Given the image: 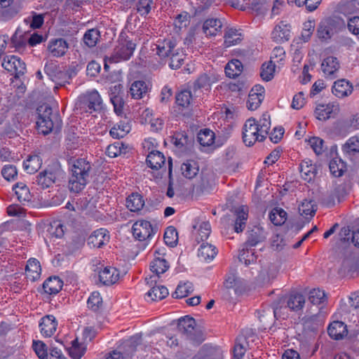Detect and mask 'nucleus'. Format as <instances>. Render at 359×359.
Here are the masks:
<instances>
[{"instance_id": "obj_30", "label": "nucleus", "mask_w": 359, "mask_h": 359, "mask_svg": "<svg viewBox=\"0 0 359 359\" xmlns=\"http://www.w3.org/2000/svg\"><path fill=\"white\" fill-rule=\"evenodd\" d=\"M217 254L216 248L212 244L203 243L198 248V256L205 262L212 260Z\"/></svg>"}, {"instance_id": "obj_58", "label": "nucleus", "mask_w": 359, "mask_h": 359, "mask_svg": "<svg viewBox=\"0 0 359 359\" xmlns=\"http://www.w3.org/2000/svg\"><path fill=\"white\" fill-rule=\"evenodd\" d=\"M110 100L114 106V111L116 114L118 115L122 114L124 105L122 96L118 93L116 95L115 92H113L110 95Z\"/></svg>"}, {"instance_id": "obj_41", "label": "nucleus", "mask_w": 359, "mask_h": 359, "mask_svg": "<svg viewBox=\"0 0 359 359\" xmlns=\"http://www.w3.org/2000/svg\"><path fill=\"white\" fill-rule=\"evenodd\" d=\"M305 304L304 297L299 293L291 294L287 301V307L291 311H298L301 310Z\"/></svg>"}, {"instance_id": "obj_22", "label": "nucleus", "mask_w": 359, "mask_h": 359, "mask_svg": "<svg viewBox=\"0 0 359 359\" xmlns=\"http://www.w3.org/2000/svg\"><path fill=\"white\" fill-rule=\"evenodd\" d=\"M119 278L118 271L114 267H104L99 272V280L104 285H111Z\"/></svg>"}, {"instance_id": "obj_29", "label": "nucleus", "mask_w": 359, "mask_h": 359, "mask_svg": "<svg viewBox=\"0 0 359 359\" xmlns=\"http://www.w3.org/2000/svg\"><path fill=\"white\" fill-rule=\"evenodd\" d=\"M25 270L27 278L31 281L34 282L39 278L41 269L40 263L36 259H29L27 261Z\"/></svg>"}, {"instance_id": "obj_36", "label": "nucleus", "mask_w": 359, "mask_h": 359, "mask_svg": "<svg viewBox=\"0 0 359 359\" xmlns=\"http://www.w3.org/2000/svg\"><path fill=\"white\" fill-rule=\"evenodd\" d=\"M170 266L168 262L164 258L156 257L150 264L151 271L156 273V276L154 278L156 279L159 276L165 273Z\"/></svg>"}, {"instance_id": "obj_61", "label": "nucleus", "mask_w": 359, "mask_h": 359, "mask_svg": "<svg viewBox=\"0 0 359 359\" xmlns=\"http://www.w3.org/2000/svg\"><path fill=\"white\" fill-rule=\"evenodd\" d=\"M309 144L317 155L322 154L325 150L324 141L318 137H313L309 140Z\"/></svg>"}, {"instance_id": "obj_50", "label": "nucleus", "mask_w": 359, "mask_h": 359, "mask_svg": "<svg viewBox=\"0 0 359 359\" xmlns=\"http://www.w3.org/2000/svg\"><path fill=\"white\" fill-rule=\"evenodd\" d=\"M154 5V0H138L136 4V11L142 17H146Z\"/></svg>"}, {"instance_id": "obj_39", "label": "nucleus", "mask_w": 359, "mask_h": 359, "mask_svg": "<svg viewBox=\"0 0 359 359\" xmlns=\"http://www.w3.org/2000/svg\"><path fill=\"white\" fill-rule=\"evenodd\" d=\"M13 189L15 191V195L20 203L29 202L31 201L32 196L29 188L22 182L16 183Z\"/></svg>"}, {"instance_id": "obj_2", "label": "nucleus", "mask_w": 359, "mask_h": 359, "mask_svg": "<svg viewBox=\"0 0 359 359\" xmlns=\"http://www.w3.org/2000/svg\"><path fill=\"white\" fill-rule=\"evenodd\" d=\"M36 119L38 132L44 135L52 131L57 133L62 128V121L59 114L53 113L52 108L47 104L37 107Z\"/></svg>"}, {"instance_id": "obj_51", "label": "nucleus", "mask_w": 359, "mask_h": 359, "mask_svg": "<svg viewBox=\"0 0 359 359\" xmlns=\"http://www.w3.org/2000/svg\"><path fill=\"white\" fill-rule=\"evenodd\" d=\"M178 240V233L176 229L172 226L166 228L164 233V241L170 247H174L177 245Z\"/></svg>"}, {"instance_id": "obj_34", "label": "nucleus", "mask_w": 359, "mask_h": 359, "mask_svg": "<svg viewBox=\"0 0 359 359\" xmlns=\"http://www.w3.org/2000/svg\"><path fill=\"white\" fill-rule=\"evenodd\" d=\"M266 238L265 231L260 225L254 226L248 231V245H255Z\"/></svg>"}, {"instance_id": "obj_35", "label": "nucleus", "mask_w": 359, "mask_h": 359, "mask_svg": "<svg viewBox=\"0 0 359 359\" xmlns=\"http://www.w3.org/2000/svg\"><path fill=\"white\" fill-rule=\"evenodd\" d=\"M148 86L144 81H135L130 86L129 93L134 99H141L147 93Z\"/></svg>"}, {"instance_id": "obj_33", "label": "nucleus", "mask_w": 359, "mask_h": 359, "mask_svg": "<svg viewBox=\"0 0 359 359\" xmlns=\"http://www.w3.org/2000/svg\"><path fill=\"white\" fill-rule=\"evenodd\" d=\"M243 69L242 62L237 59H233L226 65L224 71L226 76L235 79L241 74Z\"/></svg>"}, {"instance_id": "obj_28", "label": "nucleus", "mask_w": 359, "mask_h": 359, "mask_svg": "<svg viewBox=\"0 0 359 359\" xmlns=\"http://www.w3.org/2000/svg\"><path fill=\"white\" fill-rule=\"evenodd\" d=\"M146 161L149 168L158 170L165 165V158L161 152L152 151L147 155Z\"/></svg>"}, {"instance_id": "obj_47", "label": "nucleus", "mask_w": 359, "mask_h": 359, "mask_svg": "<svg viewBox=\"0 0 359 359\" xmlns=\"http://www.w3.org/2000/svg\"><path fill=\"white\" fill-rule=\"evenodd\" d=\"M247 343V336L242 334L236 338V344L233 348V358L242 359L245 353V348L243 344Z\"/></svg>"}, {"instance_id": "obj_62", "label": "nucleus", "mask_w": 359, "mask_h": 359, "mask_svg": "<svg viewBox=\"0 0 359 359\" xmlns=\"http://www.w3.org/2000/svg\"><path fill=\"white\" fill-rule=\"evenodd\" d=\"M33 348L36 353V354L38 355V357L41 359H48V353H47V348L46 345L41 341H33Z\"/></svg>"}, {"instance_id": "obj_63", "label": "nucleus", "mask_w": 359, "mask_h": 359, "mask_svg": "<svg viewBox=\"0 0 359 359\" xmlns=\"http://www.w3.org/2000/svg\"><path fill=\"white\" fill-rule=\"evenodd\" d=\"M60 67L57 62H48L44 67V72L50 80L56 76L57 73L60 71Z\"/></svg>"}, {"instance_id": "obj_52", "label": "nucleus", "mask_w": 359, "mask_h": 359, "mask_svg": "<svg viewBox=\"0 0 359 359\" xmlns=\"http://www.w3.org/2000/svg\"><path fill=\"white\" fill-rule=\"evenodd\" d=\"M193 285L190 282H187L184 283H180L177 285L175 292L172 294V296L175 298H183L188 296L193 292Z\"/></svg>"}, {"instance_id": "obj_48", "label": "nucleus", "mask_w": 359, "mask_h": 359, "mask_svg": "<svg viewBox=\"0 0 359 359\" xmlns=\"http://www.w3.org/2000/svg\"><path fill=\"white\" fill-rule=\"evenodd\" d=\"M197 139L201 145L210 146L214 143L215 133L210 129H204L198 133Z\"/></svg>"}, {"instance_id": "obj_59", "label": "nucleus", "mask_w": 359, "mask_h": 359, "mask_svg": "<svg viewBox=\"0 0 359 359\" xmlns=\"http://www.w3.org/2000/svg\"><path fill=\"white\" fill-rule=\"evenodd\" d=\"M343 151L348 154L359 151V140L356 137H351L343 146Z\"/></svg>"}, {"instance_id": "obj_8", "label": "nucleus", "mask_w": 359, "mask_h": 359, "mask_svg": "<svg viewBox=\"0 0 359 359\" xmlns=\"http://www.w3.org/2000/svg\"><path fill=\"white\" fill-rule=\"evenodd\" d=\"M1 66L15 79L20 78L26 72V65L15 55H7L4 57Z\"/></svg>"}, {"instance_id": "obj_55", "label": "nucleus", "mask_w": 359, "mask_h": 359, "mask_svg": "<svg viewBox=\"0 0 359 359\" xmlns=\"http://www.w3.org/2000/svg\"><path fill=\"white\" fill-rule=\"evenodd\" d=\"M88 306L93 311H97L102 305V299L98 292H93L88 297Z\"/></svg>"}, {"instance_id": "obj_7", "label": "nucleus", "mask_w": 359, "mask_h": 359, "mask_svg": "<svg viewBox=\"0 0 359 359\" xmlns=\"http://www.w3.org/2000/svg\"><path fill=\"white\" fill-rule=\"evenodd\" d=\"M133 235L140 241L150 240L157 231L156 228H153L151 223L146 220H138L132 227Z\"/></svg>"}, {"instance_id": "obj_20", "label": "nucleus", "mask_w": 359, "mask_h": 359, "mask_svg": "<svg viewBox=\"0 0 359 359\" xmlns=\"http://www.w3.org/2000/svg\"><path fill=\"white\" fill-rule=\"evenodd\" d=\"M224 44L229 47L240 43L244 39V33L241 29L226 27L224 31Z\"/></svg>"}, {"instance_id": "obj_6", "label": "nucleus", "mask_w": 359, "mask_h": 359, "mask_svg": "<svg viewBox=\"0 0 359 359\" xmlns=\"http://www.w3.org/2000/svg\"><path fill=\"white\" fill-rule=\"evenodd\" d=\"M342 22L337 18H326L323 19L317 28V36L321 41L330 40L340 29Z\"/></svg>"}, {"instance_id": "obj_19", "label": "nucleus", "mask_w": 359, "mask_h": 359, "mask_svg": "<svg viewBox=\"0 0 359 359\" xmlns=\"http://www.w3.org/2000/svg\"><path fill=\"white\" fill-rule=\"evenodd\" d=\"M193 98L190 90H184L176 95L175 102L177 105L178 110L180 113L185 115L187 112H183L184 109L190 110Z\"/></svg>"}, {"instance_id": "obj_9", "label": "nucleus", "mask_w": 359, "mask_h": 359, "mask_svg": "<svg viewBox=\"0 0 359 359\" xmlns=\"http://www.w3.org/2000/svg\"><path fill=\"white\" fill-rule=\"evenodd\" d=\"M223 285L226 289H233L237 296L244 294L247 289L245 278L234 276L233 273L225 275Z\"/></svg>"}, {"instance_id": "obj_44", "label": "nucleus", "mask_w": 359, "mask_h": 359, "mask_svg": "<svg viewBox=\"0 0 359 359\" xmlns=\"http://www.w3.org/2000/svg\"><path fill=\"white\" fill-rule=\"evenodd\" d=\"M278 312L277 307H266L256 311V316L260 322L268 323L273 320Z\"/></svg>"}, {"instance_id": "obj_14", "label": "nucleus", "mask_w": 359, "mask_h": 359, "mask_svg": "<svg viewBox=\"0 0 359 359\" xmlns=\"http://www.w3.org/2000/svg\"><path fill=\"white\" fill-rule=\"evenodd\" d=\"M339 111V105L334 103L327 104H318L315 110L316 116L321 121H326L330 118L334 117Z\"/></svg>"}, {"instance_id": "obj_4", "label": "nucleus", "mask_w": 359, "mask_h": 359, "mask_svg": "<svg viewBox=\"0 0 359 359\" xmlns=\"http://www.w3.org/2000/svg\"><path fill=\"white\" fill-rule=\"evenodd\" d=\"M65 171L58 161H54L40 172L33 179V184L40 189H46L52 187L60 179L64 178Z\"/></svg>"}, {"instance_id": "obj_11", "label": "nucleus", "mask_w": 359, "mask_h": 359, "mask_svg": "<svg viewBox=\"0 0 359 359\" xmlns=\"http://www.w3.org/2000/svg\"><path fill=\"white\" fill-rule=\"evenodd\" d=\"M145 280L147 281V284L151 287L147 295L150 297L152 301H160L168 295V290L163 285H157L156 284V279L153 280V276L149 278H146Z\"/></svg>"}, {"instance_id": "obj_46", "label": "nucleus", "mask_w": 359, "mask_h": 359, "mask_svg": "<svg viewBox=\"0 0 359 359\" xmlns=\"http://www.w3.org/2000/svg\"><path fill=\"white\" fill-rule=\"evenodd\" d=\"M275 69L276 65L271 60L263 63L259 73L262 79L265 81L272 80L274 76Z\"/></svg>"}, {"instance_id": "obj_16", "label": "nucleus", "mask_w": 359, "mask_h": 359, "mask_svg": "<svg viewBox=\"0 0 359 359\" xmlns=\"http://www.w3.org/2000/svg\"><path fill=\"white\" fill-rule=\"evenodd\" d=\"M321 69L325 75L330 79L336 78L339 69V63L337 57L333 56L327 57L321 64Z\"/></svg>"}, {"instance_id": "obj_13", "label": "nucleus", "mask_w": 359, "mask_h": 359, "mask_svg": "<svg viewBox=\"0 0 359 359\" xmlns=\"http://www.w3.org/2000/svg\"><path fill=\"white\" fill-rule=\"evenodd\" d=\"M109 241V231L104 228L94 231L88 238V245L93 248H100Z\"/></svg>"}, {"instance_id": "obj_53", "label": "nucleus", "mask_w": 359, "mask_h": 359, "mask_svg": "<svg viewBox=\"0 0 359 359\" xmlns=\"http://www.w3.org/2000/svg\"><path fill=\"white\" fill-rule=\"evenodd\" d=\"M329 168L333 176L340 177L343 175L345 165L341 159L334 158L330 161Z\"/></svg>"}, {"instance_id": "obj_15", "label": "nucleus", "mask_w": 359, "mask_h": 359, "mask_svg": "<svg viewBox=\"0 0 359 359\" xmlns=\"http://www.w3.org/2000/svg\"><path fill=\"white\" fill-rule=\"evenodd\" d=\"M290 28L291 26L289 24L283 21L280 22L274 27L271 33V38L277 43H283L289 41L291 33Z\"/></svg>"}, {"instance_id": "obj_1", "label": "nucleus", "mask_w": 359, "mask_h": 359, "mask_svg": "<svg viewBox=\"0 0 359 359\" xmlns=\"http://www.w3.org/2000/svg\"><path fill=\"white\" fill-rule=\"evenodd\" d=\"M70 175L68 187L71 192L80 193L90 182L93 165L84 158L72 159L69 162Z\"/></svg>"}, {"instance_id": "obj_43", "label": "nucleus", "mask_w": 359, "mask_h": 359, "mask_svg": "<svg viewBox=\"0 0 359 359\" xmlns=\"http://www.w3.org/2000/svg\"><path fill=\"white\" fill-rule=\"evenodd\" d=\"M287 212L280 208H274L269 213L270 221L275 226H281L287 220Z\"/></svg>"}, {"instance_id": "obj_18", "label": "nucleus", "mask_w": 359, "mask_h": 359, "mask_svg": "<svg viewBox=\"0 0 359 359\" xmlns=\"http://www.w3.org/2000/svg\"><path fill=\"white\" fill-rule=\"evenodd\" d=\"M196 320L194 318L186 316L178 320L177 328L179 331L190 339H194V331Z\"/></svg>"}, {"instance_id": "obj_31", "label": "nucleus", "mask_w": 359, "mask_h": 359, "mask_svg": "<svg viewBox=\"0 0 359 359\" xmlns=\"http://www.w3.org/2000/svg\"><path fill=\"white\" fill-rule=\"evenodd\" d=\"M144 205L143 196L138 193H133L126 199V207L131 212H138Z\"/></svg>"}, {"instance_id": "obj_17", "label": "nucleus", "mask_w": 359, "mask_h": 359, "mask_svg": "<svg viewBox=\"0 0 359 359\" xmlns=\"http://www.w3.org/2000/svg\"><path fill=\"white\" fill-rule=\"evenodd\" d=\"M57 326V320L52 315L43 317L39 323L41 333L45 337H51L55 332Z\"/></svg>"}, {"instance_id": "obj_38", "label": "nucleus", "mask_w": 359, "mask_h": 359, "mask_svg": "<svg viewBox=\"0 0 359 359\" xmlns=\"http://www.w3.org/2000/svg\"><path fill=\"white\" fill-rule=\"evenodd\" d=\"M176 51H173L166 59L169 60L168 65L172 69H177L183 65L186 57L185 54L179 48H176Z\"/></svg>"}, {"instance_id": "obj_23", "label": "nucleus", "mask_w": 359, "mask_h": 359, "mask_svg": "<svg viewBox=\"0 0 359 359\" xmlns=\"http://www.w3.org/2000/svg\"><path fill=\"white\" fill-rule=\"evenodd\" d=\"M222 28V22L219 19L209 18L204 21L202 29L206 36H215L221 33Z\"/></svg>"}, {"instance_id": "obj_32", "label": "nucleus", "mask_w": 359, "mask_h": 359, "mask_svg": "<svg viewBox=\"0 0 359 359\" xmlns=\"http://www.w3.org/2000/svg\"><path fill=\"white\" fill-rule=\"evenodd\" d=\"M42 165V159L39 155H30L23 162V168L25 170L32 174L38 171Z\"/></svg>"}, {"instance_id": "obj_26", "label": "nucleus", "mask_w": 359, "mask_h": 359, "mask_svg": "<svg viewBox=\"0 0 359 359\" xmlns=\"http://www.w3.org/2000/svg\"><path fill=\"white\" fill-rule=\"evenodd\" d=\"M68 48V44L64 39H57L51 40L48 46L49 52L54 57H61L64 55Z\"/></svg>"}, {"instance_id": "obj_21", "label": "nucleus", "mask_w": 359, "mask_h": 359, "mask_svg": "<svg viewBox=\"0 0 359 359\" xmlns=\"http://www.w3.org/2000/svg\"><path fill=\"white\" fill-rule=\"evenodd\" d=\"M352 92L353 86L346 79H339L334 83L332 93L335 96L343 98L351 95Z\"/></svg>"}, {"instance_id": "obj_45", "label": "nucleus", "mask_w": 359, "mask_h": 359, "mask_svg": "<svg viewBox=\"0 0 359 359\" xmlns=\"http://www.w3.org/2000/svg\"><path fill=\"white\" fill-rule=\"evenodd\" d=\"M100 37V31L97 29H90L86 32L83 37V41L89 48L95 47Z\"/></svg>"}, {"instance_id": "obj_57", "label": "nucleus", "mask_w": 359, "mask_h": 359, "mask_svg": "<svg viewBox=\"0 0 359 359\" xmlns=\"http://www.w3.org/2000/svg\"><path fill=\"white\" fill-rule=\"evenodd\" d=\"M309 299L313 304L318 305L325 301V294L323 290L313 289L309 292Z\"/></svg>"}, {"instance_id": "obj_27", "label": "nucleus", "mask_w": 359, "mask_h": 359, "mask_svg": "<svg viewBox=\"0 0 359 359\" xmlns=\"http://www.w3.org/2000/svg\"><path fill=\"white\" fill-rule=\"evenodd\" d=\"M62 285L63 282L58 277H49L43 283V290L47 294H56L62 290Z\"/></svg>"}, {"instance_id": "obj_10", "label": "nucleus", "mask_w": 359, "mask_h": 359, "mask_svg": "<svg viewBox=\"0 0 359 359\" xmlns=\"http://www.w3.org/2000/svg\"><path fill=\"white\" fill-rule=\"evenodd\" d=\"M177 45V40L171 36L163 40L159 39L154 45L155 48H153V50H156V54L161 59H166L172 53H174L173 51H176Z\"/></svg>"}, {"instance_id": "obj_12", "label": "nucleus", "mask_w": 359, "mask_h": 359, "mask_svg": "<svg viewBox=\"0 0 359 359\" xmlns=\"http://www.w3.org/2000/svg\"><path fill=\"white\" fill-rule=\"evenodd\" d=\"M228 205L231 208V211L233 212L236 216L234 231L236 233H241L245 229L246 226L247 213L245 211V206L241 205L238 208H236L233 205L230 199L228 200Z\"/></svg>"}, {"instance_id": "obj_54", "label": "nucleus", "mask_w": 359, "mask_h": 359, "mask_svg": "<svg viewBox=\"0 0 359 359\" xmlns=\"http://www.w3.org/2000/svg\"><path fill=\"white\" fill-rule=\"evenodd\" d=\"M248 134L250 133L252 135L253 140L248 141V147H250L255 144L256 141H259L260 135L259 126L256 123V120L254 118H248Z\"/></svg>"}, {"instance_id": "obj_56", "label": "nucleus", "mask_w": 359, "mask_h": 359, "mask_svg": "<svg viewBox=\"0 0 359 359\" xmlns=\"http://www.w3.org/2000/svg\"><path fill=\"white\" fill-rule=\"evenodd\" d=\"M299 210L302 215L305 216L310 215L312 217L317 210V205L313 201L305 200L302 203Z\"/></svg>"}, {"instance_id": "obj_60", "label": "nucleus", "mask_w": 359, "mask_h": 359, "mask_svg": "<svg viewBox=\"0 0 359 359\" xmlns=\"http://www.w3.org/2000/svg\"><path fill=\"white\" fill-rule=\"evenodd\" d=\"M1 175L7 181L15 180L18 175L17 168L13 165H6L1 170Z\"/></svg>"}, {"instance_id": "obj_42", "label": "nucleus", "mask_w": 359, "mask_h": 359, "mask_svg": "<svg viewBox=\"0 0 359 359\" xmlns=\"http://www.w3.org/2000/svg\"><path fill=\"white\" fill-rule=\"evenodd\" d=\"M8 41L11 48H15L17 51H22L27 43V36L23 35L17 30Z\"/></svg>"}, {"instance_id": "obj_25", "label": "nucleus", "mask_w": 359, "mask_h": 359, "mask_svg": "<svg viewBox=\"0 0 359 359\" xmlns=\"http://www.w3.org/2000/svg\"><path fill=\"white\" fill-rule=\"evenodd\" d=\"M299 171L302 178L307 182L313 180L317 173L316 165L313 164L310 159H305L299 165Z\"/></svg>"}, {"instance_id": "obj_37", "label": "nucleus", "mask_w": 359, "mask_h": 359, "mask_svg": "<svg viewBox=\"0 0 359 359\" xmlns=\"http://www.w3.org/2000/svg\"><path fill=\"white\" fill-rule=\"evenodd\" d=\"M268 10L266 0H248V11L258 16L264 15Z\"/></svg>"}, {"instance_id": "obj_24", "label": "nucleus", "mask_w": 359, "mask_h": 359, "mask_svg": "<svg viewBox=\"0 0 359 359\" xmlns=\"http://www.w3.org/2000/svg\"><path fill=\"white\" fill-rule=\"evenodd\" d=\"M327 332L330 337L334 339L339 340L347 335L346 325L341 321H334L328 328Z\"/></svg>"}, {"instance_id": "obj_5", "label": "nucleus", "mask_w": 359, "mask_h": 359, "mask_svg": "<svg viewBox=\"0 0 359 359\" xmlns=\"http://www.w3.org/2000/svg\"><path fill=\"white\" fill-rule=\"evenodd\" d=\"M76 107L81 114L100 112L103 109V102L98 92L92 90L79 97Z\"/></svg>"}, {"instance_id": "obj_3", "label": "nucleus", "mask_w": 359, "mask_h": 359, "mask_svg": "<svg viewBox=\"0 0 359 359\" xmlns=\"http://www.w3.org/2000/svg\"><path fill=\"white\" fill-rule=\"evenodd\" d=\"M136 43L126 33L121 32L117 41V45L114 47L111 55L104 57V69L109 68L107 62L118 63L127 61L133 56L136 48Z\"/></svg>"}, {"instance_id": "obj_40", "label": "nucleus", "mask_w": 359, "mask_h": 359, "mask_svg": "<svg viewBox=\"0 0 359 359\" xmlns=\"http://www.w3.org/2000/svg\"><path fill=\"white\" fill-rule=\"evenodd\" d=\"M182 174L187 179H193L198 173V164L194 161H187L181 165Z\"/></svg>"}, {"instance_id": "obj_64", "label": "nucleus", "mask_w": 359, "mask_h": 359, "mask_svg": "<svg viewBox=\"0 0 359 359\" xmlns=\"http://www.w3.org/2000/svg\"><path fill=\"white\" fill-rule=\"evenodd\" d=\"M264 96H259V95H255L252 93H248V110H255L257 109L262 101L263 100Z\"/></svg>"}, {"instance_id": "obj_49", "label": "nucleus", "mask_w": 359, "mask_h": 359, "mask_svg": "<svg viewBox=\"0 0 359 359\" xmlns=\"http://www.w3.org/2000/svg\"><path fill=\"white\" fill-rule=\"evenodd\" d=\"M130 126L128 123H117L109 131L113 138L121 139L124 137L130 131Z\"/></svg>"}]
</instances>
